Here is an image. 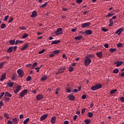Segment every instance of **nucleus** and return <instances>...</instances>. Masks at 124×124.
<instances>
[{
	"label": "nucleus",
	"instance_id": "c85d7f7f",
	"mask_svg": "<svg viewBox=\"0 0 124 124\" xmlns=\"http://www.w3.org/2000/svg\"><path fill=\"white\" fill-rule=\"evenodd\" d=\"M59 70L63 73L65 70V67H61V68L59 69Z\"/></svg>",
	"mask_w": 124,
	"mask_h": 124
},
{
	"label": "nucleus",
	"instance_id": "0e129e2a",
	"mask_svg": "<svg viewBox=\"0 0 124 124\" xmlns=\"http://www.w3.org/2000/svg\"><path fill=\"white\" fill-rule=\"evenodd\" d=\"M62 73V72H61V70H59L58 71V72L56 73V75H57L60 74Z\"/></svg>",
	"mask_w": 124,
	"mask_h": 124
},
{
	"label": "nucleus",
	"instance_id": "a211bd4d",
	"mask_svg": "<svg viewBox=\"0 0 124 124\" xmlns=\"http://www.w3.org/2000/svg\"><path fill=\"white\" fill-rule=\"evenodd\" d=\"M13 50V46H10L9 48L7 50V52L8 53H12Z\"/></svg>",
	"mask_w": 124,
	"mask_h": 124
},
{
	"label": "nucleus",
	"instance_id": "72a5a7b5",
	"mask_svg": "<svg viewBox=\"0 0 124 124\" xmlns=\"http://www.w3.org/2000/svg\"><path fill=\"white\" fill-rule=\"evenodd\" d=\"M60 52V51L59 50H55L53 51V53L54 54V55H57V54L59 53Z\"/></svg>",
	"mask_w": 124,
	"mask_h": 124
},
{
	"label": "nucleus",
	"instance_id": "3c124183",
	"mask_svg": "<svg viewBox=\"0 0 124 124\" xmlns=\"http://www.w3.org/2000/svg\"><path fill=\"white\" fill-rule=\"evenodd\" d=\"M4 117L5 118H6L7 119H9V116H8V113H4Z\"/></svg>",
	"mask_w": 124,
	"mask_h": 124
},
{
	"label": "nucleus",
	"instance_id": "7c9ffc66",
	"mask_svg": "<svg viewBox=\"0 0 124 124\" xmlns=\"http://www.w3.org/2000/svg\"><path fill=\"white\" fill-rule=\"evenodd\" d=\"M16 43V41L15 40H11L10 41H9V44L12 45H13L15 44Z\"/></svg>",
	"mask_w": 124,
	"mask_h": 124
},
{
	"label": "nucleus",
	"instance_id": "5701e85b",
	"mask_svg": "<svg viewBox=\"0 0 124 124\" xmlns=\"http://www.w3.org/2000/svg\"><path fill=\"white\" fill-rule=\"evenodd\" d=\"M47 78H48V77L46 76H44L41 78V80L45 81Z\"/></svg>",
	"mask_w": 124,
	"mask_h": 124
},
{
	"label": "nucleus",
	"instance_id": "bf43d9fd",
	"mask_svg": "<svg viewBox=\"0 0 124 124\" xmlns=\"http://www.w3.org/2000/svg\"><path fill=\"white\" fill-rule=\"evenodd\" d=\"M102 30L103 31L107 32L108 31V30L105 29V28H102Z\"/></svg>",
	"mask_w": 124,
	"mask_h": 124
},
{
	"label": "nucleus",
	"instance_id": "f03ea898",
	"mask_svg": "<svg viewBox=\"0 0 124 124\" xmlns=\"http://www.w3.org/2000/svg\"><path fill=\"white\" fill-rule=\"evenodd\" d=\"M102 87V85H101V84H97L95 86H93L91 88V90L92 91H94L99 90V89L101 88Z\"/></svg>",
	"mask_w": 124,
	"mask_h": 124
},
{
	"label": "nucleus",
	"instance_id": "774afa93",
	"mask_svg": "<svg viewBox=\"0 0 124 124\" xmlns=\"http://www.w3.org/2000/svg\"><path fill=\"white\" fill-rule=\"evenodd\" d=\"M86 98V95H83L82 96V99H85Z\"/></svg>",
	"mask_w": 124,
	"mask_h": 124
},
{
	"label": "nucleus",
	"instance_id": "37998d69",
	"mask_svg": "<svg viewBox=\"0 0 124 124\" xmlns=\"http://www.w3.org/2000/svg\"><path fill=\"white\" fill-rule=\"evenodd\" d=\"M26 80L27 82H30V81L31 80V77L29 76L28 77H27Z\"/></svg>",
	"mask_w": 124,
	"mask_h": 124
},
{
	"label": "nucleus",
	"instance_id": "4d7b16f0",
	"mask_svg": "<svg viewBox=\"0 0 124 124\" xmlns=\"http://www.w3.org/2000/svg\"><path fill=\"white\" fill-rule=\"evenodd\" d=\"M85 110H86V108H83L82 109V110H81L82 114H84Z\"/></svg>",
	"mask_w": 124,
	"mask_h": 124
},
{
	"label": "nucleus",
	"instance_id": "2eb2a0df",
	"mask_svg": "<svg viewBox=\"0 0 124 124\" xmlns=\"http://www.w3.org/2000/svg\"><path fill=\"white\" fill-rule=\"evenodd\" d=\"M68 98L69 100H72V101H74L75 99V97L72 95H69Z\"/></svg>",
	"mask_w": 124,
	"mask_h": 124
},
{
	"label": "nucleus",
	"instance_id": "6ab92c4d",
	"mask_svg": "<svg viewBox=\"0 0 124 124\" xmlns=\"http://www.w3.org/2000/svg\"><path fill=\"white\" fill-rule=\"evenodd\" d=\"M43 98V95H41V94H39V95H38L36 97V99L37 100H41Z\"/></svg>",
	"mask_w": 124,
	"mask_h": 124
},
{
	"label": "nucleus",
	"instance_id": "ea45409f",
	"mask_svg": "<svg viewBox=\"0 0 124 124\" xmlns=\"http://www.w3.org/2000/svg\"><path fill=\"white\" fill-rule=\"evenodd\" d=\"M6 27V26L5 23H2L1 25V28L2 29H5Z\"/></svg>",
	"mask_w": 124,
	"mask_h": 124
},
{
	"label": "nucleus",
	"instance_id": "a878e982",
	"mask_svg": "<svg viewBox=\"0 0 124 124\" xmlns=\"http://www.w3.org/2000/svg\"><path fill=\"white\" fill-rule=\"evenodd\" d=\"M82 36L81 35H79V36H77L75 38L76 40H80L82 39Z\"/></svg>",
	"mask_w": 124,
	"mask_h": 124
},
{
	"label": "nucleus",
	"instance_id": "bb28decb",
	"mask_svg": "<svg viewBox=\"0 0 124 124\" xmlns=\"http://www.w3.org/2000/svg\"><path fill=\"white\" fill-rule=\"evenodd\" d=\"M117 51V49L116 48H110L109 49V51L112 53L113 52H116Z\"/></svg>",
	"mask_w": 124,
	"mask_h": 124
},
{
	"label": "nucleus",
	"instance_id": "4c0bfd02",
	"mask_svg": "<svg viewBox=\"0 0 124 124\" xmlns=\"http://www.w3.org/2000/svg\"><path fill=\"white\" fill-rule=\"evenodd\" d=\"M74 70V68H73V67L70 66L68 68V71L70 72H72V71H73Z\"/></svg>",
	"mask_w": 124,
	"mask_h": 124
},
{
	"label": "nucleus",
	"instance_id": "49530a36",
	"mask_svg": "<svg viewBox=\"0 0 124 124\" xmlns=\"http://www.w3.org/2000/svg\"><path fill=\"white\" fill-rule=\"evenodd\" d=\"M87 57H89V58H93L94 57V55H93V54H88V55H87Z\"/></svg>",
	"mask_w": 124,
	"mask_h": 124
},
{
	"label": "nucleus",
	"instance_id": "5fc2aeb1",
	"mask_svg": "<svg viewBox=\"0 0 124 124\" xmlns=\"http://www.w3.org/2000/svg\"><path fill=\"white\" fill-rule=\"evenodd\" d=\"M56 90V91L55 92V94H59L58 91H59L60 90V88H57Z\"/></svg>",
	"mask_w": 124,
	"mask_h": 124
},
{
	"label": "nucleus",
	"instance_id": "473e14b6",
	"mask_svg": "<svg viewBox=\"0 0 124 124\" xmlns=\"http://www.w3.org/2000/svg\"><path fill=\"white\" fill-rule=\"evenodd\" d=\"M16 79V74H13V77H12V80L15 81Z\"/></svg>",
	"mask_w": 124,
	"mask_h": 124
},
{
	"label": "nucleus",
	"instance_id": "393cba45",
	"mask_svg": "<svg viewBox=\"0 0 124 124\" xmlns=\"http://www.w3.org/2000/svg\"><path fill=\"white\" fill-rule=\"evenodd\" d=\"M87 116H88V117L89 118H92L93 116V112H89L87 113Z\"/></svg>",
	"mask_w": 124,
	"mask_h": 124
},
{
	"label": "nucleus",
	"instance_id": "f257e3e1",
	"mask_svg": "<svg viewBox=\"0 0 124 124\" xmlns=\"http://www.w3.org/2000/svg\"><path fill=\"white\" fill-rule=\"evenodd\" d=\"M92 63V59L86 56L84 60V65L85 67H88Z\"/></svg>",
	"mask_w": 124,
	"mask_h": 124
},
{
	"label": "nucleus",
	"instance_id": "dca6fc26",
	"mask_svg": "<svg viewBox=\"0 0 124 124\" xmlns=\"http://www.w3.org/2000/svg\"><path fill=\"white\" fill-rule=\"evenodd\" d=\"M85 33L86 34L90 35V34H92L93 31H91V30H87L85 31Z\"/></svg>",
	"mask_w": 124,
	"mask_h": 124
},
{
	"label": "nucleus",
	"instance_id": "4468645a",
	"mask_svg": "<svg viewBox=\"0 0 124 124\" xmlns=\"http://www.w3.org/2000/svg\"><path fill=\"white\" fill-rule=\"evenodd\" d=\"M96 55L99 58V59H101L103 57L102 51H99V52L96 53Z\"/></svg>",
	"mask_w": 124,
	"mask_h": 124
},
{
	"label": "nucleus",
	"instance_id": "c9c22d12",
	"mask_svg": "<svg viewBox=\"0 0 124 124\" xmlns=\"http://www.w3.org/2000/svg\"><path fill=\"white\" fill-rule=\"evenodd\" d=\"M48 4V2H46L45 4H43L42 5L40 6V8H45L46 5Z\"/></svg>",
	"mask_w": 124,
	"mask_h": 124
},
{
	"label": "nucleus",
	"instance_id": "a18cd8bd",
	"mask_svg": "<svg viewBox=\"0 0 124 124\" xmlns=\"http://www.w3.org/2000/svg\"><path fill=\"white\" fill-rule=\"evenodd\" d=\"M29 36L28 34L24 33V35L22 36L23 38H26Z\"/></svg>",
	"mask_w": 124,
	"mask_h": 124
},
{
	"label": "nucleus",
	"instance_id": "0eeeda50",
	"mask_svg": "<svg viewBox=\"0 0 124 124\" xmlns=\"http://www.w3.org/2000/svg\"><path fill=\"white\" fill-rule=\"evenodd\" d=\"M21 88L22 87L20 85L17 86L16 90L14 91V93H18L21 91Z\"/></svg>",
	"mask_w": 124,
	"mask_h": 124
},
{
	"label": "nucleus",
	"instance_id": "680f3d73",
	"mask_svg": "<svg viewBox=\"0 0 124 124\" xmlns=\"http://www.w3.org/2000/svg\"><path fill=\"white\" fill-rule=\"evenodd\" d=\"M9 18V15L6 16L5 17H4V20L5 21H7V20Z\"/></svg>",
	"mask_w": 124,
	"mask_h": 124
},
{
	"label": "nucleus",
	"instance_id": "412c9836",
	"mask_svg": "<svg viewBox=\"0 0 124 124\" xmlns=\"http://www.w3.org/2000/svg\"><path fill=\"white\" fill-rule=\"evenodd\" d=\"M7 85L9 87L11 88L14 86V82H7Z\"/></svg>",
	"mask_w": 124,
	"mask_h": 124
},
{
	"label": "nucleus",
	"instance_id": "338daca9",
	"mask_svg": "<svg viewBox=\"0 0 124 124\" xmlns=\"http://www.w3.org/2000/svg\"><path fill=\"white\" fill-rule=\"evenodd\" d=\"M104 47L106 48H108V44L106 43L104 45Z\"/></svg>",
	"mask_w": 124,
	"mask_h": 124
},
{
	"label": "nucleus",
	"instance_id": "f8f14e48",
	"mask_svg": "<svg viewBox=\"0 0 124 124\" xmlns=\"http://www.w3.org/2000/svg\"><path fill=\"white\" fill-rule=\"evenodd\" d=\"M57 117L56 116H53L51 118V123L52 124H54L56 123Z\"/></svg>",
	"mask_w": 124,
	"mask_h": 124
},
{
	"label": "nucleus",
	"instance_id": "1a4fd4ad",
	"mask_svg": "<svg viewBox=\"0 0 124 124\" xmlns=\"http://www.w3.org/2000/svg\"><path fill=\"white\" fill-rule=\"evenodd\" d=\"M29 45L28 43H26L24 44V46L21 48V51H26V50L28 48Z\"/></svg>",
	"mask_w": 124,
	"mask_h": 124
},
{
	"label": "nucleus",
	"instance_id": "58836bf2",
	"mask_svg": "<svg viewBox=\"0 0 124 124\" xmlns=\"http://www.w3.org/2000/svg\"><path fill=\"white\" fill-rule=\"evenodd\" d=\"M117 90H116V89L112 90H111V91L110 92V93L111 94H114L116 92H117Z\"/></svg>",
	"mask_w": 124,
	"mask_h": 124
},
{
	"label": "nucleus",
	"instance_id": "6e6d98bb",
	"mask_svg": "<svg viewBox=\"0 0 124 124\" xmlns=\"http://www.w3.org/2000/svg\"><path fill=\"white\" fill-rule=\"evenodd\" d=\"M19 29L22 30H25L26 29L25 27H19Z\"/></svg>",
	"mask_w": 124,
	"mask_h": 124
},
{
	"label": "nucleus",
	"instance_id": "052dcab7",
	"mask_svg": "<svg viewBox=\"0 0 124 124\" xmlns=\"http://www.w3.org/2000/svg\"><path fill=\"white\" fill-rule=\"evenodd\" d=\"M5 94L4 92H2L0 93V97H2V96Z\"/></svg>",
	"mask_w": 124,
	"mask_h": 124
},
{
	"label": "nucleus",
	"instance_id": "864d4df0",
	"mask_svg": "<svg viewBox=\"0 0 124 124\" xmlns=\"http://www.w3.org/2000/svg\"><path fill=\"white\" fill-rule=\"evenodd\" d=\"M5 64V62L0 63V69L3 67V65Z\"/></svg>",
	"mask_w": 124,
	"mask_h": 124
},
{
	"label": "nucleus",
	"instance_id": "09e8293b",
	"mask_svg": "<svg viewBox=\"0 0 124 124\" xmlns=\"http://www.w3.org/2000/svg\"><path fill=\"white\" fill-rule=\"evenodd\" d=\"M10 99V98H9V97H5L4 98V100H5V102L9 101V100Z\"/></svg>",
	"mask_w": 124,
	"mask_h": 124
},
{
	"label": "nucleus",
	"instance_id": "aec40b11",
	"mask_svg": "<svg viewBox=\"0 0 124 124\" xmlns=\"http://www.w3.org/2000/svg\"><path fill=\"white\" fill-rule=\"evenodd\" d=\"M4 96H6L7 97H12V94L11 93H9L8 92H6L5 93Z\"/></svg>",
	"mask_w": 124,
	"mask_h": 124
},
{
	"label": "nucleus",
	"instance_id": "7ed1b4c3",
	"mask_svg": "<svg viewBox=\"0 0 124 124\" xmlns=\"http://www.w3.org/2000/svg\"><path fill=\"white\" fill-rule=\"evenodd\" d=\"M28 93V90L24 89L23 90L22 92L20 93L19 94V98L20 97H24L25 95H26Z\"/></svg>",
	"mask_w": 124,
	"mask_h": 124
},
{
	"label": "nucleus",
	"instance_id": "423d86ee",
	"mask_svg": "<svg viewBox=\"0 0 124 124\" xmlns=\"http://www.w3.org/2000/svg\"><path fill=\"white\" fill-rule=\"evenodd\" d=\"M17 73L20 77H22L24 76V73L23 70L21 69H19L17 70Z\"/></svg>",
	"mask_w": 124,
	"mask_h": 124
},
{
	"label": "nucleus",
	"instance_id": "e433bc0d",
	"mask_svg": "<svg viewBox=\"0 0 124 124\" xmlns=\"http://www.w3.org/2000/svg\"><path fill=\"white\" fill-rule=\"evenodd\" d=\"M30 121V118H27V119L24 121V124H27Z\"/></svg>",
	"mask_w": 124,
	"mask_h": 124
},
{
	"label": "nucleus",
	"instance_id": "79ce46f5",
	"mask_svg": "<svg viewBox=\"0 0 124 124\" xmlns=\"http://www.w3.org/2000/svg\"><path fill=\"white\" fill-rule=\"evenodd\" d=\"M119 72V69H114L113 71V73L117 74Z\"/></svg>",
	"mask_w": 124,
	"mask_h": 124
},
{
	"label": "nucleus",
	"instance_id": "4be33fe9",
	"mask_svg": "<svg viewBox=\"0 0 124 124\" xmlns=\"http://www.w3.org/2000/svg\"><path fill=\"white\" fill-rule=\"evenodd\" d=\"M6 78V74H3L1 78H0V80L2 81Z\"/></svg>",
	"mask_w": 124,
	"mask_h": 124
},
{
	"label": "nucleus",
	"instance_id": "39448f33",
	"mask_svg": "<svg viewBox=\"0 0 124 124\" xmlns=\"http://www.w3.org/2000/svg\"><path fill=\"white\" fill-rule=\"evenodd\" d=\"M91 25V23L90 22L82 23L81 25V28H86L89 27Z\"/></svg>",
	"mask_w": 124,
	"mask_h": 124
},
{
	"label": "nucleus",
	"instance_id": "c756f323",
	"mask_svg": "<svg viewBox=\"0 0 124 124\" xmlns=\"http://www.w3.org/2000/svg\"><path fill=\"white\" fill-rule=\"evenodd\" d=\"M113 24V19H112V18L109 19V26L111 27L112 26V25Z\"/></svg>",
	"mask_w": 124,
	"mask_h": 124
},
{
	"label": "nucleus",
	"instance_id": "ddd939ff",
	"mask_svg": "<svg viewBox=\"0 0 124 124\" xmlns=\"http://www.w3.org/2000/svg\"><path fill=\"white\" fill-rule=\"evenodd\" d=\"M37 16V13L36 11H34L32 13V14L31 15V17L32 18H34V17H36Z\"/></svg>",
	"mask_w": 124,
	"mask_h": 124
},
{
	"label": "nucleus",
	"instance_id": "6e6552de",
	"mask_svg": "<svg viewBox=\"0 0 124 124\" xmlns=\"http://www.w3.org/2000/svg\"><path fill=\"white\" fill-rule=\"evenodd\" d=\"M124 31V28H120V29H118L115 32L116 34H118V35L120 36L121 35V33Z\"/></svg>",
	"mask_w": 124,
	"mask_h": 124
},
{
	"label": "nucleus",
	"instance_id": "2f4dec72",
	"mask_svg": "<svg viewBox=\"0 0 124 124\" xmlns=\"http://www.w3.org/2000/svg\"><path fill=\"white\" fill-rule=\"evenodd\" d=\"M91 123V120H89V119H86L85 120V123L86 124H89Z\"/></svg>",
	"mask_w": 124,
	"mask_h": 124
},
{
	"label": "nucleus",
	"instance_id": "69168bd1",
	"mask_svg": "<svg viewBox=\"0 0 124 124\" xmlns=\"http://www.w3.org/2000/svg\"><path fill=\"white\" fill-rule=\"evenodd\" d=\"M78 116L77 115H75L73 117V120L76 121L77 119Z\"/></svg>",
	"mask_w": 124,
	"mask_h": 124
},
{
	"label": "nucleus",
	"instance_id": "e2e57ef3",
	"mask_svg": "<svg viewBox=\"0 0 124 124\" xmlns=\"http://www.w3.org/2000/svg\"><path fill=\"white\" fill-rule=\"evenodd\" d=\"M68 10V9H66V8H64V7H62V10L63 12H66V11H67Z\"/></svg>",
	"mask_w": 124,
	"mask_h": 124
},
{
	"label": "nucleus",
	"instance_id": "c03bdc74",
	"mask_svg": "<svg viewBox=\"0 0 124 124\" xmlns=\"http://www.w3.org/2000/svg\"><path fill=\"white\" fill-rule=\"evenodd\" d=\"M117 46L118 47H122L123 46L121 43H118Z\"/></svg>",
	"mask_w": 124,
	"mask_h": 124
},
{
	"label": "nucleus",
	"instance_id": "a19ab883",
	"mask_svg": "<svg viewBox=\"0 0 124 124\" xmlns=\"http://www.w3.org/2000/svg\"><path fill=\"white\" fill-rule=\"evenodd\" d=\"M13 122L14 124H17V120L16 118H14L13 119Z\"/></svg>",
	"mask_w": 124,
	"mask_h": 124
},
{
	"label": "nucleus",
	"instance_id": "de8ad7c7",
	"mask_svg": "<svg viewBox=\"0 0 124 124\" xmlns=\"http://www.w3.org/2000/svg\"><path fill=\"white\" fill-rule=\"evenodd\" d=\"M45 51H46V49H43V50L39 51L38 54H42L44 52H45Z\"/></svg>",
	"mask_w": 124,
	"mask_h": 124
},
{
	"label": "nucleus",
	"instance_id": "9d476101",
	"mask_svg": "<svg viewBox=\"0 0 124 124\" xmlns=\"http://www.w3.org/2000/svg\"><path fill=\"white\" fill-rule=\"evenodd\" d=\"M114 64H116V67H120L123 63V62L122 61H117L114 62Z\"/></svg>",
	"mask_w": 124,
	"mask_h": 124
},
{
	"label": "nucleus",
	"instance_id": "cd10ccee",
	"mask_svg": "<svg viewBox=\"0 0 124 124\" xmlns=\"http://www.w3.org/2000/svg\"><path fill=\"white\" fill-rule=\"evenodd\" d=\"M38 63L37 62H35L33 63V65L31 66V69H34L37 65Z\"/></svg>",
	"mask_w": 124,
	"mask_h": 124
},
{
	"label": "nucleus",
	"instance_id": "f3484780",
	"mask_svg": "<svg viewBox=\"0 0 124 124\" xmlns=\"http://www.w3.org/2000/svg\"><path fill=\"white\" fill-rule=\"evenodd\" d=\"M60 42H61L60 40H55L51 42V45L58 44L60 43Z\"/></svg>",
	"mask_w": 124,
	"mask_h": 124
},
{
	"label": "nucleus",
	"instance_id": "9b49d317",
	"mask_svg": "<svg viewBox=\"0 0 124 124\" xmlns=\"http://www.w3.org/2000/svg\"><path fill=\"white\" fill-rule=\"evenodd\" d=\"M48 114H45L43 115H42L40 117L41 121H43V120H45L48 117Z\"/></svg>",
	"mask_w": 124,
	"mask_h": 124
},
{
	"label": "nucleus",
	"instance_id": "8fccbe9b",
	"mask_svg": "<svg viewBox=\"0 0 124 124\" xmlns=\"http://www.w3.org/2000/svg\"><path fill=\"white\" fill-rule=\"evenodd\" d=\"M13 18L12 17H10L9 18V20L8 21V23H11V22H12L13 21Z\"/></svg>",
	"mask_w": 124,
	"mask_h": 124
},
{
	"label": "nucleus",
	"instance_id": "603ef678",
	"mask_svg": "<svg viewBox=\"0 0 124 124\" xmlns=\"http://www.w3.org/2000/svg\"><path fill=\"white\" fill-rule=\"evenodd\" d=\"M83 1V0H76V2L78 4H80Z\"/></svg>",
	"mask_w": 124,
	"mask_h": 124
},
{
	"label": "nucleus",
	"instance_id": "13d9d810",
	"mask_svg": "<svg viewBox=\"0 0 124 124\" xmlns=\"http://www.w3.org/2000/svg\"><path fill=\"white\" fill-rule=\"evenodd\" d=\"M120 101H121L123 103L124 102V97L123 96L120 98Z\"/></svg>",
	"mask_w": 124,
	"mask_h": 124
},
{
	"label": "nucleus",
	"instance_id": "b1692460",
	"mask_svg": "<svg viewBox=\"0 0 124 124\" xmlns=\"http://www.w3.org/2000/svg\"><path fill=\"white\" fill-rule=\"evenodd\" d=\"M23 43V41H19V40H16V41L15 42V45H17L19 44H22Z\"/></svg>",
	"mask_w": 124,
	"mask_h": 124
},
{
	"label": "nucleus",
	"instance_id": "f704fd0d",
	"mask_svg": "<svg viewBox=\"0 0 124 124\" xmlns=\"http://www.w3.org/2000/svg\"><path fill=\"white\" fill-rule=\"evenodd\" d=\"M66 91L67 92H68V93H70L72 92V90L70 87L66 88Z\"/></svg>",
	"mask_w": 124,
	"mask_h": 124
},
{
	"label": "nucleus",
	"instance_id": "20e7f679",
	"mask_svg": "<svg viewBox=\"0 0 124 124\" xmlns=\"http://www.w3.org/2000/svg\"><path fill=\"white\" fill-rule=\"evenodd\" d=\"M63 33L62 29V28H59L55 32L56 35H59Z\"/></svg>",
	"mask_w": 124,
	"mask_h": 124
}]
</instances>
